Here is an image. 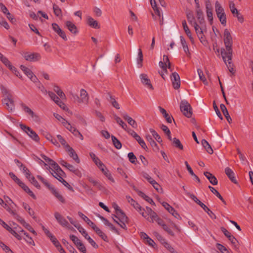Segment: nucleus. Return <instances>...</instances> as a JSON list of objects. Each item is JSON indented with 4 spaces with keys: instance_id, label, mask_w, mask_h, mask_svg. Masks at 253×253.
I'll return each mask as SVG.
<instances>
[{
    "instance_id": "1",
    "label": "nucleus",
    "mask_w": 253,
    "mask_h": 253,
    "mask_svg": "<svg viewBox=\"0 0 253 253\" xmlns=\"http://www.w3.org/2000/svg\"><path fill=\"white\" fill-rule=\"evenodd\" d=\"M223 37L225 49L223 48L221 49V55L222 58H225L224 56L226 55H227L228 58H230L231 56H232L233 51L232 47L233 41L230 33L228 29H226L224 30Z\"/></svg>"
},
{
    "instance_id": "2",
    "label": "nucleus",
    "mask_w": 253,
    "mask_h": 253,
    "mask_svg": "<svg viewBox=\"0 0 253 253\" xmlns=\"http://www.w3.org/2000/svg\"><path fill=\"white\" fill-rule=\"evenodd\" d=\"M71 99L75 103L79 104H84L87 105L88 103L89 96L85 90L81 89L80 90V96L72 92L70 93Z\"/></svg>"
},
{
    "instance_id": "3",
    "label": "nucleus",
    "mask_w": 253,
    "mask_h": 253,
    "mask_svg": "<svg viewBox=\"0 0 253 253\" xmlns=\"http://www.w3.org/2000/svg\"><path fill=\"white\" fill-rule=\"evenodd\" d=\"M180 109L181 112L185 117L190 118L192 116V107L186 100H183L181 101Z\"/></svg>"
},
{
    "instance_id": "4",
    "label": "nucleus",
    "mask_w": 253,
    "mask_h": 253,
    "mask_svg": "<svg viewBox=\"0 0 253 253\" xmlns=\"http://www.w3.org/2000/svg\"><path fill=\"white\" fill-rule=\"evenodd\" d=\"M20 126L21 129L25 132L33 140L37 142L40 141V138L38 135L30 127L23 124L20 125Z\"/></svg>"
},
{
    "instance_id": "5",
    "label": "nucleus",
    "mask_w": 253,
    "mask_h": 253,
    "mask_svg": "<svg viewBox=\"0 0 253 253\" xmlns=\"http://www.w3.org/2000/svg\"><path fill=\"white\" fill-rule=\"evenodd\" d=\"M147 209L148 212L150 214V218L149 220H148L149 221L153 222L155 221L159 225L162 227L165 224L164 221L159 218L157 214L150 208L147 207Z\"/></svg>"
},
{
    "instance_id": "6",
    "label": "nucleus",
    "mask_w": 253,
    "mask_h": 253,
    "mask_svg": "<svg viewBox=\"0 0 253 253\" xmlns=\"http://www.w3.org/2000/svg\"><path fill=\"white\" fill-rule=\"evenodd\" d=\"M114 217L117 218L122 224H120V226L124 229H126V223L128 222V217L122 210H119L117 212V214L114 215Z\"/></svg>"
},
{
    "instance_id": "7",
    "label": "nucleus",
    "mask_w": 253,
    "mask_h": 253,
    "mask_svg": "<svg viewBox=\"0 0 253 253\" xmlns=\"http://www.w3.org/2000/svg\"><path fill=\"white\" fill-rule=\"evenodd\" d=\"M2 102L5 108L9 112H12L15 108L14 103L12 95H8L2 100Z\"/></svg>"
},
{
    "instance_id": "8",
    "label": "nucleus",
    "mask_w": 253,
    "mask_h": 253,
    "mask_svg": "<svg viewBox=\"0 0 253 253\" xmlns=\"http://www.w3.org/2000/svg\"><path fill=\"white\" fill-rule=\"evenodd\" d=\"M24 59L28 61L35 62L40 60L41 56L38 53L24 52L23 54Z\"/></svg>"
},
{
    "instance_id": "9",
    "label": "nucleus",
    "mask_w": 253,
    "mask_h": 253,
    "mask_svg": "<svg viewBox=\"0 0 253 253\" xmlns=\"http://www.w3.org/2000/svg\"><path fill=\"white\" fill-rule=\"evenodd\" d=\"M172 86L175 89H178L180 86V79L176 72H173L170 76Z\"/></svg>"
},
{
    "instance_id": "10",
    "label": "nucleus",
    "mask_w": 253,
    "mask_h": 253,
    "mask_svg": "<svg viewBox=\"0 0 253 253\" xmlns=\"http://www.w3.org/2000/svg\"><path fill=\"white\" fill-rule=\"evenodd\" d=\"M9 213H10L13 217L16 219H18L19 218L20 216H19L16 212L15 210H13V205L12 204H2L1 205Z\"/></svg>"
},
{
    "instance_id": "11",
    "label": "nucleus",
    "mask_w": 253,
    "mask_h": 253,
    "mask_svg": "<svg viewBox=\"0 0 253 253\" xmlns=\"http://www.w3.org/2000/svg\"><path fill=\"white\" fill-rule=\"evenodd\" d=\"M141 83L148 88L153 89V87L151 83L150 79L145 74H141L140 75Z\"/></svg>"
},
{
    "instance_id": "12",
    "label": "nucleus",
    "mask_w": 253,
    "mask_h": 253,
    "mask_svg": "<svg viewBox=\"0 0 253 253\" xmlns=\"http://www.w3.org/2000/svg\"><path fill=\"white\" fill-rule=\"evenodd\" d=\"M98 167L103 173V174L108 178L109 180H110L111 181L113 182H115V180L113 177H112L111 172L106 168L105 166L103 163L101 164H100V165Z\"/></svg>"
},
{
    "instance_id": "13",
    "label": "nucleus",
    "mask_w": 253,
    "mask_h": 253,
    "mask_svg": "<svg viewBox=\"0 0 253 253\" xmlns=\"http://www.w3.org/2000/svg\"><path fill=\"white\" fill-rule=\"evenodd\" d=\"M225 58H222L224 62L226 65L227 67L228 68L229 72L232 73L233 75H234L235 73V70L234 68V65L232 63V57H230V59H229L230 58H228L227 57V55L224 56Z\"/></svg>"
},
{
    "instance_id": "14",
    "label": "nucleus",
    "mask_w": 253,
    "mask_h": 253,
    "mask_svg": "<svg viewBox=\"0 0 253 253\" xmlns=\"http://www.w3.org/2000/svg\"><path fill=\"white\" fill-rule=\"evenodd\" d=\"M225 173L229 179L234 183L237 184V181L235 176V173L234 171L229 167H227L225 169Z\"/></svg>"
},
{
    "instance_id": "15",
    "label": "nucleus",
    "mask_w": 253,
    "mask_h": 253,
    "mask_svg": "<svg viewBox=\"0 0 253 253\" xmlns=\"http://www.w3.org/2000/svg\"><path fill=\"white\" fill-rule=\"evenodd\" d=\"M54 216L58 222L62 226L69 225V223L59 212H55Z\"/></svg>"
},
{
    "instance_id": "16",
    "label": "nucleus",
    "mask_w": 253,
    "mask_h": 253,
    "mask_svg": "<svg viewBox=\"0 0 253 253\" xmlns=\"http://www.w3.org/2000/svg\"><path fill=\"white\" fill-rule=\"evenodd\" d=\"M67 148L70 157L78 164L80 163V159L74 150L70 147L69 145H67Z\"/></svg>"
},
{
    "instance_id": "17",
    "label": "nucleus",
    "mask_w": 253,
    "mask_h": 253,
    "mask_svg": "<svg viewBox=\"0 0 253 253\" xmlns=\"http://www.w3.org/2000/svg\"><path fill=\"white\" fill-rule=\"evenodd\" d=\"M204 175L207 178V179L210 181V183L213 185H217L218 183V181L216 178L211 173L208 171L204 172Z\"/></svg>"
},
{
    "instance_id": "18",
    "label": "nucleus",
    "mask_w": 253,
    "mask_h": 253,
    "mask_svg": "<svg viewBox=\"0 0 253 253\" xmlns=\"http://www.w3.org/2000/svg\"><path fill=\"white\" fill-rule=\"evenodd\" d=\"M66 26L68 29L73 34L76 35L78 31L76 26L72 22L67 21L65 22Z\"/></svg>"
},
{
    "instance_id": "19",
    "label": "nucleus",
    "mask_w": 253,
    "mask_h": 253,
    "mask_svg": "<svg viewBox=\"0 0 253 253\" xmlns=\"http://www.w3.org/2000/svg\"><path fill=\"white\" fill-rule=\"evenodd\" d=\"M17 220L22 224L26 229H27L29 231L32 232L34 235H36V232L34 230V229L31 226V225L26 223L25 220L20 216L19 218L17 219Z\"/></svg>"
},
{
    "instance_id": "20",
    "label": "nucleus",
    "mask_w": 253,
    "mask_h": 253,
    "mask_svg": "<svg viewBox=\"0 0 253 253\" xmlns=\"http://www.w3.org/2000/svg\"><path fill=\"white\" fill-rule=\"evenodd\" d=\"M107 99L116 109H119L120 108V105L118 102L115 100V97L112 95L110 93H108V97L107 98Z\"/></svg>"
},
{
    "instance_id": "21",
    "label": "nucleus",
    "mask_w": 253,
    "mask_h": 253,
    "mask_svg": "<svg viewBox=\"0 0 253 253\" xmlns=\"http://www.w3.org/2000/svg\"><path fill=\"white\" fill-rule=\"evenodd\" d=\"M159 109L160 112L163 115L164 117L166 119L167 122L169 123H171L172 122V120H173L172 117L169 115L167 112V111L163 108L159 106Z\"/></svg>"
},
{
    "instance_id": "22",
    "label": "nucleus",
    "mask_w": 253,
    "mask_h": 253,
    "mask_svg": "<svg viewBox=\"0 0 253 253\" xmlns=\"http://www.w3.org/2000/svg\"><path fill=\"white\" fill-rule=\"evenodd\" d=\"M87 23L88 25L95 29H99L100 26L97 21L95 20L93 18L90 16H88L87 18Z\"/></svg>"
},
{
    "instance_id": "23",
    "label": "nucleus",
    "mask_w": 253,
    "mask_h": 253,
    "mask_svg": "<svg viewBox=\"0 0 253 253\" xmlns=\"http://www.w3.org/2000/svg\"><path fill=\"white\" fill-rule=\"evenodd\" d=\"M220 109L228 123H231L232 119L230 117L226 106L223 104H220Z\"/></svg>"
},
{
    "instance_id": "24",
    "label": "nucleus",
    "mask_w": 253,
    "mask_h": 253,
    "mask_svg": "<svg viewBox=\"0 0 253 253\" xmlns=\"http://www.w3.org/2000/svg\"><path fill=\"white\" fill-rule=\"evenodd\" d=\"M123 118L126 120L128 124L132 126L133 128H136L137 127V123L135 122L134 120H133L132 118H131L130 117L128 116L126 114H124L123 115Z\"/></svg>"
},
{
    "instance_id": "25",
    "label": "nucleus",
    "mask_w": 253,
    "mask_h": 253,
    "mask_svg": "<svg viewBox=\"0 0 253 253\" xmlns=\"http://www.w3.org/2000/svg\"><path fill=\"white\" fill-rule=\"evenodd\" d=\"M51 166L52 167L51 169L52 171V172L53 173H57L58 174H62L64 173V172L55 162H54Z\"/></svg>"
},
{
    "instance_id": "26",
    "label": "nucleus",
    "mask_w": 253,
    "mask_h": 253,
    "mask_svg": "<svg viewBox=\"0 0 253 253\" xmlns=\"http://www.w3.org/2000/svg\"><path fill=\"white\" fill-rule=\"evenodd\" d=\"M50 190L52 194L61 203H64L65 202L63 197L58 192V191L56 190L53 186L50 189Z\"/></svg>"
},
{
    "instance_id": "27",
    "label": "nucleus",
    "mask_w": 253,
    "mask_h": 253,
    "mask_svg": "<svg viewBox=\"0 0 253 253\" xmlns=\"http://www.w3.org/2000/svg\"><path fill=\"white\" fill-rule=\"evenodd\" d=\"M26 193L31 196L33 199H36V196L33 192L22 182L19 185Z\"/></svg>"
},
{
    "instance_id": "28",
    "label": "nucleus",
    "mask_w": 253,
    "mask_h": 253,
    "mask_svg": "<svg viewBox=\"0 0 253 253\" xmlns=\"http://www.w3.org/2000/svg\"><path fill=\"white\" fill-rule=\"evenodd\" d=\"M92 228L104 241L107 240V236L98 227L94 225Z\"/></svg>"
},
{
    "instance_id": "29",
    "label": "nucleus",
    "mask_w": 253,
    "mask_h": 253,
    "mask_svg": "<svg viewBox=\"0 0 253 253\" xmlns=\"http://www.w3.org/2000/svg\"><path fill=\"white\" fill-rule=\"evenodd\" d=\"M202 144L208 153L210 154H212L213 153V150L207 140L205 139H203L202 140Z\"/></svg>"
},
{
    "instance_id": "30",
    "label": "nucleus",
    "mask_w": 253,
    "mask_h": 253,
    "mask_svg": "<svg viewBox=\"0 0 253 253\" xmlns=\"http://www.w3.org/2000/svg\"><path fill=\"white\" fill-rule=\"evenodd\" d=\"M146 138L147 140L150 143L151 147L153 148L154 150H158L159 147L157 143L153 139L151 136L150 135H147L146 136Z\"/></svg>"
},
{
    "instance_id": "31",
    "label": "nucleus",
    "mask_w": 253,
    "mask_h": 253,
    "mask_svg": "<svg viewBox=\"0 0 253 253\" xmlns=\"http://www.w3.org/2000/svg\"><path fill=\"white\" fill-rule=\"evenodd\" d=\"M78 215L81 217L86 223L91 227V228L95 225L81 211L78 212Z\"/></svg>"
},
{
    "instance_id": "32",
    "label": "nucleus",
    "mask_w": 253,
    "mask_h": 253,
    "mask_svg": "<svg viewBox=\"0 0 253 253\" xmlns=\"http://www.w3.org/2000/svg\"><path fill=\"white\" fill-rule=\"evenodd\" d=\"M113 116L114 118L116 120V122L118 124H119L124 129L126 130V128H127L126 124L124 122H123V120L116 114H114Z\"/></svg>"
},
{
    "instance_id": "33",
    "label": "nucleus",
    "mask_w": 253,
    "mask_h": 253,
    "mask_svg": "<svg viewBox=\"0 0 253 253\" xmlns=\"http://www.w3.org/2000/svg\"><path fill=\"white\" fill-rule=\"evenodd\" d=\"M197 18L199 20V22L201 25L204 24V18L202 10L200 8H197L196 10Z\"/></svg>"
},
{
    "instance_id": "34",
    "label": "nucleus",
    "mask_w": 253,
    "mask_h": 253,
    "mask_svg": "<svg viewBox=\"0 0 253 253\" xmlns=\"http://www.w3.org/2000/svg\"><path fill=\"white\" fill-rule=\"evenodd\" d=\"M186 16L188 20V21L192 25H194L195 24H196V22L195 21V18L193 16V13L192 11H189L186 13Z\"/></svg>"
},
{
    "instance_id": "35",
    "label": "nucleus",
    "mask_w": 253,
    "mask_h": 253,
    "mask_svg": "<svg viewBox=\"0 0 253 253\" xmlns=\"http://www.w3.org/2000/svg\"><path fill=\"white\" fill-rule=\"evenodd\" d=\"M204 26L205 25L204 24L201 25V26H200L197 23L195 24V25H193L196 33L197 35V36H199L204 34L203 28Z\"/></svg>"
},
{
    "instance_id": "36",
    "label": "nucleus",
    "mask_w": 253,
    "mask_h": 253,
    "mask_svg": "<svg viewBox=\"0 0 253 253\" xmlns=\"http://www.w3.org/2000/svg\"><path fill=\"white\" fill-rule=\"evenodd\" d=\"M139 209L136 210L139 213L141 214L145 218L147 219L148 220H149L150 218V214L147 211V207L146 208V210H145L144 209H142V207L140 206Z\"/></svg>"
},
{
    "instance_id": "37",
    "label": "nucleus",
    "mask_w": 253,
    "mask_h": 253,
    "mask_svg": "<svg viewBox=\"0 0 253 253\" xmlns=\"http://www.w3.org/2000/svg\"><path fill=\"white\" fill-rule=\"evenodd\" d=\"M172 144L174 147L178 148L180 150H182L183 149V146L180 140L175 137L173 138Z\"/></svg>"
},
{
    "instance_id": "38",
    "label": "nucleus",
    "mask_w": 253,
    "mask_h": 253,
    "mask_svg": "<svg viewBox=\"0 0 253 253\" xmlns=\"http://www.w3.org/2000/svg\"><path fill=\"white\" fill-rule=\"evenodd\" d=\"M53 9L54 14L59 17H62V11L60 8L55 3L53 4Z\"/></svg>"
},
{
    "instance_id": "39",
    "label": "nucleus",
    "mask_w": 253,
    "mask_h": 253,
    "mask_svg": "<svg viewBox=\"0 0 253 253\" xmlns=\"http://www.w3.org/2000/svg\"><path fill=\"white\" fill-rule=\"evenodd\" d=\"M126 198L127 199V201L128 203H129L131 206H132L134 208H135L136 210L140 209V205L137 203L136 202H135L132 198H131L129 196H126Z\"/></svg>"
},
{
    "instance_id": "40",
    "label": "nucleus",
    "mask_w": 253,
    "mask_h": 253,
    "mask_svg": "<svg viewBox=\"0 0 253 253\" xmlns=\"http://www.w3.org/2000/svg\"><path fill=\"white\" fill-rule=\"evenodd\" d=\"M180 41L184 52L187 54H189L190 53L189 51V48L187 44L186 43L185 40L182 36H180Z\"/></svg>"
},
{
    "instance_id": "41",
    "label": "nucleus",
    "mask_w": 253,
    "mask_h": 253,
    "mask_svg": "<svg viewBox=\"0 0 253 253\" xmlns=\"http://www.w3.org/2000/svg\"><path fill=\"white\" fill-rule=\"evenodd\" d=\"M112 140L114 146L117 149H120L122 147V144L121 142L114 136H111Z\"/></svg>"
},
{
    "instance_id": "42",
    "label": "nucleus",
    "mask_w": 253,
    "mask_h": 253,
    "mask_svg": "<svg viewBox=\"0 0 253 253\" xmlns=\"http://www.w3.org/2000/svg\"><path fill=\"white\" fill-rule=\"evenodd\" d=\"M54 90L58 95L62 99H64L65 98L66 96L64 93L60 89L59 87L58 86H54Z\"/></svg>"
},
{
    "instance_id": "43",
    "label": "nucleus",
    "mask_w": 253,
    "mask_h": 253,
    "mask_svg": "<svg viewBox=\"0 0 253 253\" xmlns=\"http://www.w3.org/2000/svg\"><path fill=\"white\" fill-rule=\"evenodd\" d=\"M202 208L208 214V215L212 218V219H216V216L215 214L211 211L205 204L203 205V207Z\"/></svg>"
},
{
    "instance_id": "44",
    "label": "nucleus",
    "mask_w": 253,
    "mask_h": 253,
    "mask_svg": "<svg viewBox=\"0 0 253 253\" xmlns=\"http://www.w3.org/2000/svg\"><path fill=\"white\" fill-rule=\"evenodd\" d=\"M89 156H90L94 163L97 166V167L100 165V164H102L99 159L97 157L93 152H90Z\"/></svg>"
},
{
    "instance_id": "45",
    "label": "nucleus",
    "mask_w": 253,
    "mask_h": 253,
    "mask_svg": "<svg viewBox=\"0 0 253 253\" xmlns=\"http://www.w3.org/2000/svg\"><path fill=\"white\" fill-rule=\"evenodd\" d=\"M197 72L200 80L202 81L205 85H208V83L207 81V80L203 74V71L201 69H198L197 70Z\"/></svg>"
},
{
    "instance_id": "46",
    "label": "nucleus",
    "mask_w": 253,
    "mask_h": 253,
    "mask_svg": "<svg viewBox=\"0 0 253 253\" xmlns=\"http://www.w3.org/2000/svg\"><path fill=\"white\" fill-rule=\"evenodd\" d=\"M37 178L40 180H41L42 183L43 184L46 186L48 189L49 190H50L52 187L53 186L50 185L49 184V183L48 182V181L44 179L43 177H42V176H40V175H37Z\"/></svg>"
},
{
    "instance_id": "47",
    "label": "nucleus",
    "mask_w": 253,
    "mask_h": 253,
    "mask_svg": "<svg viewBox=\"0 0 253 253\" xmlns=\"http://www.w3.org/2000/svg\"><path fill=\"white\" fill-rule=\"evenodd\" d=\"M215 11L217 15H219V14H221L222 13H224L223 8L217 1H216L215 2Z\"/></svg>"
},
{
    "instance_id": "48",
    "label": "nucleus",
    "mask_w": 253,
    "mask_h": 253,
    "mask_svg": "<svg viewBox=\"0 0 253 253\" xmlns=\"http://www.w3.org/2000/svg\"><path fill=\"white\" fill-rule=\"evenodd\" d=\"M28 115L31 117L35 122L39 123L41 121L40 117L37 114L35 113L32 110L29 113Z\"/></svg>"
},
{
    "instance_id": "49",
    "label": "nucleus",
    "mask_w": 253,
    "mask_h": 253,
    "mask_svg": "<svg viewBox=\"0 0 253 253\" xmlns=\"http://www.w3.org/2000/svg\"><path fill=\"white\" fill-rule=\"evenodd\" d=\"M150 131L151 132L153 137L159 143L162 142L163 141L161 137L155 130H154L153 129H150Z\"/></svg>"
},
{
    "instance_id": "50",
    "label": "nucleus",
    "mask_w": 253,
    "mask_h": 253,
    "mask_svg": "<svg viewBox=\"0 0 253 253\" xmlns=\"http://www.w3.org/2000/svg\"><path fill=\"white\" fill-rule=\"evenodd\" d=\"M76 228L79 230V231L82 234V235L85 238V239L89 237L86 231L80 224L77 225V226H76Z\"/></svg>"
},
{
    "instance_id": "51",
    "label": "nucleus",
    "mask_w": 253,
    "mask_h": 253,
    "mask_svg": "<svg viewBox=\"0 0 253 253\" xmlns=\"http://www.w3.org/2000/svg\"><path fill=\"white\" fill-rule=\"evenodd\" d=\"M217 16L219 18L221 23L223 25L225 26L226 24V17L225 12L219 14V15H217Z\"/></svg>"
},
{
    "instance_id": "52",
    "label": "nucleus",
    "mask_w": 253,
    "mask_h": 253,
    "mask_svg": "<svg viewBox=\"0 0 253 253\" xmlns=\"http://www.w3.org/2000/svg\"><path fill=\"white\" fill-rule=\"evenodd\" d=\"M135 139L138 142L141 147L145 150H146L148 148L147 145H146L144 141L141 139L140 136L138 135L137 137L135 138Z\"/></svg>"
},
{
    "instance_id": "53",
    "label": "nucleus",
    "mask_w": 253,
    "mask_h": 253,
    "mask_svg": "<svg viewBox=\"0 0 253 253\" xmlns=\"http://www.w3.org/2000/svg\"><path fill=\"white\" fill-rule=\"evenodd\" d=\"M20 68L28 78L33 73L30 69L24 65H21Z\"/></svg>"
},
{
    "instance_id": "54",
    "label": "nucleus",
    "mask_w": 253,
    "mask_h": 253,
    "mask_svg": "<svg viewBox=\"0 0 253 253\" xmlns=\"http://www.w3.org/2000/svg\"><path fill=\"white\" fill-rule=\"evenodd\" d=\"M70 239L73 241V242L75 244L76 247L79 246L80 244L82 242L81 241L79 238L74 235H71L70 236Z\"/></svg>"
},
{
    "instance_id": "55",
    "label": "nucleus",
    "mask_w": 253,
    "mask_h": 253,
    "mask_svg": "<svg viewBox=\"0 0 253 253\" xmlns=\"http://www.w3.org/2000/svg\"><path fill=\"white\" fill-rule=\"evenodd\" d=\"M127 157L130 163L133 164H136V157L132 152H129Z\"/></svg>"
},
{
    "instance_id": "56",
    "label": "nucleus",
    "mask_w": 253,
    "mask_h": 253,
    "mask_svg": "<svg viewBox=\"0 0 253 253\" xmlns=\"http://www.w3.org/2000/svg\"><path fill=\"white\" fill-rule=\"evenodd\" d=\"M48 95L52 100H53L56 104L61 101L59 97L52 92L49 91Z\"/></svg>"
},
{
    "instance_id": "57",
    "label": "nucleus",
    "mask_w": 253,
    "mask_h": 253,
    "mask_svg": "<svg viewBox=\"0 0 253 253\" xmlns=\"http://www.w3.org/2000/svg\"><path fill=\"white\" fill-rule=\"evenodd\" d=\"M141 175L144 178L147 179V181L151 184H152V183L155 181L147 173L145 172H142L141 173Z\"/></svg>"
},
{
    "instance_id": "58",
    "label": "nucleus",
    "mask_w": 253,
    "mask_h": 253,
    "mask_svg": "<svg viewBox=\"0 0 253 253\" xmlns=\"http://www.w3.org/2000/svg\"><path fill=\"white\" fill-rule=\"evenodd\" d=\"M229 8H230V9L232 13L234 15H235V14L236 13L239 12L238 10L237 9V8L235 7V4L233 2V1H230L229 2Z\"/></svg>"
},
{
    "instance_id": "59",
    "label": "nucleus",
    "mask_w": 253,
    "mask_h": 253,
    "mask_svg": "<svg viewBox=\"0 0 253 253\" xmlns=\"http://www.w3.org/2000/svg\"><path fill=\"white\" fill-rule=\"evenodd\" d=\"M216 248L221 253H229L227 249L222 245L217 243L216 244Z\"/></svg>"
},
{
    "instance_id": "60",
    "label": "nucleus",
    "mask_w": 253,
    "mask_h": 253,
    "mask_svg": "<svg viewBox=\"0 0 253 253\" xmlns=\"http://www.w3.org/2000/svg\"><path fill=\"white\" fill-rule=\"evenodd\" d=\"M154 234L155 236L157 238V239L163 245L167 242L166 240L164 238H163V237L158 232H154Z\"/></svg>"
},
{
    "instance_id": "61",
    "label": "nucleus",
    "mask_w": 253,
    "mask_h": 253,
    "mask_svg": "<svg viewBox=\"0 0 253 253\" xmlns=\"http://www.w3.org/2000/svg\"><path fill=\"white\" fill-rule=\"evenodd\" d=\"M162 205L169 213L174 211V209L167 202H163Z\"/></svg>"
},
{
    "instance_id": "62",
    "label": "nucleus",
    "mask_w": 253,
    "mask_h": 253,
    "mask_svg": "<svg viewBox=\"0 0 253 253\" xmlns=\"http://www.w3.org/2000/svg\"><path fill=\"white\" fill-rule=\"evenodd\" d=\"M20 105L23 111H24V112L27 115H28L29 113L32 111V110L24 103L22 102L20 104Z\"/></svg>"
},
{
    "instance_id": "63",
    "label": "nucleus",
    "mask_w": 253,
    "mask_h": 253,
    "mask_svg": "<svg viewBox=\"0 0 253 253\" xmlns=\"http://www.w3.org/2000/svg\"><path fill=\"white\" fill-rule=\"evenodd\" d=\"M28 179L29 181L31 182V183H32L36 187H37L38 189H40L41 188V186L39 184L38 182L37 181V180L34 176L30 177L28 178Z\"/></svg>"
},
{
    "instance_id": "64",
    "label": "nucleus",
    "mask_w": 253,
    "mask_h": 253,
    "mask_svg": "<svg viewBox=\"0 0 253 253\" xmlns=\"http://www.w3.org/2000/svg\"><path fill=\"white\" fill-rule=\"evenodd\" d=\"M152 185L158 192L160 193H162L163 192L162 188L156 181H155Z\"/></svg>"
}]
</instances>
